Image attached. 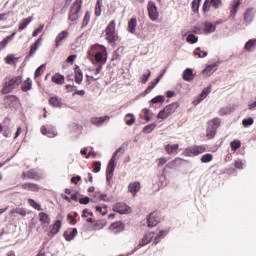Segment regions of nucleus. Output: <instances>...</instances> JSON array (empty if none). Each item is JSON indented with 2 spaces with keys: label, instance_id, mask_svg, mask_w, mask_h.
<instances>
[{
  "label": "nucleus",
  "instance_id": "1",
  "mask_svg": "<svg viewBox=\"0 0 256 256\" xmlns=\"http://www.w3.org/2000/svg\"><path fill=\"white\" fill-rule=\"evenodd\" d=\"M89 59L98 65H105L107 63V48L100 44H95L88 52Z\"/></svg>",
  "mask_w": 256,
  "mask_h": 256
},
{
  "label": "nucleus",
  "instance_id": "2",
  "mask_svg": "<svg viewBox=\"0 0 256 256\" xmlns=\"http://www.w3.org/2000/svg\"><path fill=\"white\" fill-rule=\"evenodd\" d=\"M180 161L181 158H176L166 164L163 173L159 174L155 180L159 188L167 187V176L165 175V169H173L175 167V164L179 163Z\"/></svg>",
  "mask_w": 256,
  "mask_h": 256
},
{
  "label": "nucleus",
  "instance_id": "3",
  "mask_svg": "<svg viewBox=\"0 0 256 256\" xmlns=\"http://www.w3.org/2000/svg\"><path fill=\"white\" fill-rule=\"evenodd\" d=\"M207 151V147L204 145H194V146H189L185 148L184 150V155L185 157H197V155H201Z\"/></svg>",
  "mask_w": 256,
  "mask_h": 256
},
{
  "label": "nucleus",
  "instance_id": "4",
  "mask_svg": "<svg viewBox=\"0 0 256 256\" xmlns=\"http://www.w3.org/2000/svg\"><path fill=\"white\" fill-rule=\"evenodd\" d=\"M81 5H82L81 0H76L72 4V7L69 13V20L72 21V23H77V21H79V18L81 17V15H79V13H81Z\"/></svg>",
  "mask_w": 256,
  "mask_h": 256
},
{
  "label": "nucleus",
  "instance_id": "5",
  "mask_svg": "<svg viewBox=\"0 0 256 256\" xmlns=\"http://www.w3.org/2000/svg\"><path fill=\"white\" fill-rule=\"evenodd\" d=\"M21 83H23V78L21 76H16L5 83L2 92L11 93V91H13V89L16 87H19Z\"/></svg>",
  "mask_w": 256,
  "mask_h": 256
},
{
  "label": "nucleus",
  "instance_id": "6",
  "mask_svg": "<svg viewBox=\"0 0 256 256\" xmlns=\"http://www.w3.org/2000/svg\"><path fill=\"white\" fill-rule=\"evenodd\" d=\"M120 151H121V148H118L108 163L107 170H106L107 181H111V179H113V173H115V167L117 165L115 163V159L117 158V154L120 153Z\"/></svg>",
  "mask_w": 256,
  "mask_h": 256
},
{
  "label": "nucleus",
  "instance_id": "7",
  "mask_svg": "<svg viewBox=\"0 0 256 256\" xmlns=\"http://www.w3.org/2000/svg\"><path fill=\"white\" fill-rule=\"evenodd\" d=\"M105 37L108 43H115V41H117V32H115V20H112L106 27Z\"/></svg>",
  "mask_w": 256,
  "mask_h": 256
},
{
  "label": "nucleus",
  "instance_id": "8",
  "mask_svg": "<svg viewBox=\"0 0 256 256\" xmlns=\"http://www.w3.org/2000/svg\"><path fill=\"white\" fill-rule=\"evenodd\" d=\"M153 238H155V232H147L142 237V239L140 240L138 245L135 247L134 251L128 255H133V253H135L136 251H139V249H141L142 247L149 245V243H151V241H153Z\"/></svg>",
  "mask_w": 256,
  "mask_h": 256
},
{
  "label": "nucleus",
  "instance_id": "9",
  "mask_svg": "<svg viewBox=\"0 0 256 256\" xmlns=\"http://www.w3.org/2000/svg\"><path fill=\"white\" fill-rule=\"evenodd\" d=\"M222 6L223 0H205L203 11L204 13H209V11H211V7H213V9H221Z\"/></svg>",
  "mask_w": 256,
  "mask_h": 256
},
{
  "label": "nucleus",
  "instance_id": "10",
  "mask_svg": "<svg viewBox=\"0 0 256 256\" xmlns=\"http://www.w3.org/2000/svg\"><path fill=\"white\" fill-rule=\"evenodd\" d=\"M148 13L151 21H157V19H159V9L157 5H155V2H148Z\"/></svg>",
  "mask_w": 256,
  "mask_h": 256
},
{
  "label": "nucleus",
  "instance_id": "11",
  "mask_svg": "<svg viewBox=\"0 0 256 256\" xmlns=\"http://www.w3.org/2000/svg\"><path fill=\"white\" fill-rule=\"evenodd\" d=\"M112 209L120 215H129V213H131V207L127 206L125 203H116Z\"/></svg>",
  "mask_w": 256,
  "mask_h": 256
},
{
  "label": "nucleus",
  "instance_id": "12",
  "mask_svg": "<svg viewBox=\"0 0 256 256\" xmlns=\"http://www.w3.org/2000/svg\"><path fill=\"white\" fill-rule=\"evenodd\" d=\"M255 19V8L250 7L247 8L244 12V23L245 25H251L253 23V20Z\"/></svg>",
  "mask_w": 256,
  "mask_h": 256
},
{
  "label": "nucleus",
  "instance_id": "13",
  "mask_svg": "<svg viewBox=\"0 0 256 256\" xmlns=\"http://www.w3.org/2000/svg\"><path fill=\"white\" fill-rule=\"evenodd\" d=\"M160 222L161 218L159 217V213L157 212H152L147 217L148 227H156V225H159Z\"/></svg>",
  "mask_w": 256,
  "mask_h": 256
},
{
  "label": "nucleus",
  "instance_id": "14",
  "mask_svg": "<svg viewBox=\"0 0 256 256\" xmlns=\"http://www.w3.org/2000/svg\"><path fill=\"white\" fill-rule=\"evenodd\" d=\"M211 89H212L211 85L204 88L202 90V92L200 93V95L192 102L193 105H199V103H201V101H205V99H207V96L209 95V93H211Z\"/></svg>",
  "mask_w": 256,
  "mask_h": 256
},
{
  "label": "nucleus",
  "instance_id": "15",
  "mask_svg": "<svg viewBox=\"0 0 256 256\" xmlns=\"http://www.w3.org/2000/svg\"><path fill=\"white\" fill-rule=\"evenodd\" d=\"M19 105V98L14 95H8L4 98V106L5 107H17Z\"/></svg>",
  "mask_w": 256,
  "mask_h": 256
},
{
  "label": "nucleus",
  "instance_id": "16",
  "mask_svg": "<svg viewBox=\"0 0 256 256\" xmlns=\"http://www.w3.org/2000/svg\"><path fill=\"white\" fill-rule=\"evenodd\" d=\"M241 6V0H233L230 3V17H232V19H235L237 17V13H239V7Z\"/></svg>",
  "mask_w": 256,
  "mask_h": 256
},
{
  "label": "nucleus",
  "instance_id": "17",
  "mask_svg": "<svg viewBox=\"0 0 256 256\" xmlns=\"http://www.w3.org/2000/svg\"><path fill=\"white\" fill-rule=\"evenodd\" d=\"M109 229L110 231H112V233H115L117 235L118 233H123V231H125V225L123 224V222L117 221L112 223Z\"/></svg>",
  "mask_w": 256,
  "mask_h": 256
},
{
  "label": "nucleus",
  "instance_id": "18",
  "mask_svg": "<svg viewBox=\"0 0 256 256\" xmlns=\"http://www.w3.org/2000/svg\"><path fill=\"white\" fill-rule=\"evenodd\" d=\"M109 119H111V117L107 115L102 117H92L90 123H92V125H95L96 127H101V125H103L105 121H109Z\"/></svg>",
  "mask_w": 256,
  "mask_h": 256
},
{
  "label": "nucleus",
  "instance_id": "19",
  "mask_svg": "<svg viewBox=\"0 0 256 256\" xmlns=\"http://www.w3.org/2000/svg\"><path fill=\"white\" fill-rule=\"evenodd\" d=\"M140 190H141V183L138 181L131 182L128 185V191L129 193H131L133 197H135V195H137V193H139Z\"/></svg>",
  "mask_w": 256,
  "mask_h": 256
},
{
  "label": "nucleus",
  "instance_id": "20",
  "mask_svg": "<svg viewBox=\"0 0 256 256\" xmlns=\"http://www.w3.org/2000/svg\"><path fill=\"white\" fill-rule=\"evenodd\" d=\"M39 221L41 222L42 227L45 229V227H49V223H51V219L49 218V215L45 212H40L39 215Z\"/></svg>",
  "mask_w": 256,
  "mask_h": 256
},
{
  "label": "nucleus",
  "instance_id": "21",
  "mask_svg": "<svg viewBox=\"0 0 256 256\" xmlns=\"http://www.w3.org/2000/svg\"><path fill=\"white\" fill-rule=\"evenodd\" d=\"M61 229V220H56L53 225L50 226V231L48 233L49 237H53V235H57Z\"/></svg>",
  "mask_w": 256,
  "mask_h": 256
},
{
  "label": "nucleus",
  "instance_id": "22",
  "mask_svg": "<svg viewBox=\"0 0 256 256\" xmlns=\"http://www.w3.org/2000/svg\"><path fill=\"white\" fill-rule=\"evenodd\" d=\"M215 29H217V27L213 23L205 22L203 24L202 31L205 33V35H209L211 33H215Z\"/></svg>",
  "mask_w": 256,
  "mask_h": 256
},
{
  "label": "nucleus",
  "instance_id": "23",
  "mask_svg": "<svg viewBox=\"0 0 256 256\" xmlns=\"http://www.w3.org/2000/svg\"><path fill=\"white\" fill-rule=\"evenodd\" d=\"M22 177L24 179H34L35 181H39V179H41V176L34 170L23 172Z\"/></svg>",
  "mask_w": 256,
  "mask_h": 256
},
{
  "label": "nucleus",
  "instance_id": "24",
  "mask_svg": "<svg viewBox=\"0 0 256 256\" xmlns=\"http://www.w3.org/2000/svg\"><path fill=\"white\" fill-rule=\"evenodd\" d=\"M215 67H217V64H210L206 66L205 69L202 70V75H204V77H211L216 71Z\"/></svg>",
  "mask_w": 256,
  "mask_h": 256
},
{
  "label": "nucleus",
  "instance_id": "25",
  "mask_svg": "<svg viewBox=\"0 0 256 256\" xmlns=\"http://www.w3.org/2000/svg\"><path fill=\"white\" fill-rule=\"evenodd\" d=\"M169 235V230H160L159 233L154 236V242L153 245H157L160 243L161 239H165Z\"/></svg>",
  "mask_w": 256,
  "mask_h": 256
},
{
  "label": "nucleus",
  "instance_id": "26",
  "mask_svg": "<svg viewBox=\"0 0 256 256\" xmlns=\"http://www.w3.org/2000/svg\"><path fill=\"white\" fill-rule=\"evenodd\" d=\"M42 135H47L48 137H57V130L55 128H47L43 126L41 128Z\"/></svg>",
  "mask_w": 256,
  "mask_h": 256
},
{
  "label": "nucleus",
  "instance_id": "27",
  "mask_svg": "<svg viewBox=\"0 0 256 256\" xmlns=\"http://www.w3.org/2000/svg\"><path fill=\"white\" fill-rule=\"evenodd\" d=\"M68 32L67 31H62L60 32L56 39H55V43H56V48L59 49V47L61 46V43L63 42L64 39L67 38Z\"/></svg>",
  "mask_w": 256,
  "mask_h": 256
},
{
  "label": "nucleus",
  "instance_id": "28",
  "mask_svg": "<svg viewBox=\"0 0 256 256\" xmlns=\"http://www.w3.org/2000/svg\"><path fill=\"white\" fill-rule=\"evenodd\" d=\"M255 47H256V39H250L246 42L244 49L248 53H252V51H255Z\"/></svg>",
  "mask_w": 256,
  "mask_h": 256
},
{
  "label": "nucleus",
  "instance_id": "29",
  "mask_svg": "<svg viewBox=\"0 0 256 256\" xmlns=\"http://www.w3.org/2000/svg\"><path fill=\"white\" fill-rule=\"evenodd\" d=\"M77 233V228H73L71 231L64 232V238L66 239V241H73V239L77 237Z\"/></svg>",
  "mask_w": 256,
  "mask_h": 256
},
{
  "label": "nucleus",
  "instance_id": "30",
  "mask_svg": "<svg viewBox=\"0 0 256 256\" xmlns=\"http://www.w3.org/2000/svg\"><path fill=\"white\" fill-rule=\"evenodd\" d=\"M182 77L184 81H193V79H195V75H193V70L191 68L184 70Z\"/></svg>",
  "mask_w": 256,
  "mask_h": 256
},
{
  "label": "nucleus",
  "instance_id": "31",
  "mask_svg": "<svg viewBox=\"0 0 256 256\" xmlns=\"http://www.w3.org/2000/svg\"><path fill=\"white\" fill-rule=\"evenodd\" d=\"M179 107V102H173L169 105H167L164 109H166V112L171 115L177 111V108Z\"/></svg>",
  "mask_w": 256,
  "mask_h": 256
},
{
  "label": "nucleus",
  "instance_id": "32",
  "mask_svg": "<svg viewBox=\"0 0 256 256\" xmlns=\"http://www.w3.org/2000/svg\"><path fill=\"white\" fill-rule=\"evenodd\" d=\"M43 43V38H38L34 45L31 47L30 55H35L37 53V50L41 47V44Z\"/></svg>",
  "mask_w": 256,
  "mask_h": 256
},
{
  "label": "nucleus",
  "instance_id": "33",
  "mask_svg": "<svg viewBox=\"0 0 256 256\" xmlns=\"http://www.w3.org/2000/svg\"><path fill=\"white\" fill-rule=\"evenodd\" d=\"M22 189H25V191H39V185L35 183H24L22 184Z\"/></svg>",
  "mask_w": 256,
  "mask_h": 256
},
{
  "label": "nucleus",
  "instance_id": "34",
  "mask_svg": "<svg viewBox=\"0 0 256 256\" xmlns=\"http://www.w3.org/2000/svg\"><path fill=\"white\" fill-rule=\"evenodd\" d=\"M219 125H221V119L220 118H214L208 122V128L210 129H219Z\"/></svg>",
  "mask_w": 256,
  "mask_h": 256
},
{
  "label": "nucleus",
  "instance_id": "35",
  "mask_svg": "<svg viewBox=\"0 0 256 256\" xmlns=\"http://www.w3.org/2000/svg\"><path fill=\"white\" fill-rule=\"evenodd\" d=\"M179 149V144H167L165 146V151L168 155H173Z\"/></svg>",
  "mask_w": 256,
  "mask_h": 256
},
{
  "label": "nucleus",
  "instance_id": "36",
  "mask_svg": "<svg viewBox=\"0 0 256 256\" xmlns=\"http://www.w3.org/2000/svg\"><path fill=\"white\" fill-rule=\"evenodd\" d=\"M94 201H105L106 203H109V201H111V198H109L107 194L95 193Z\"/></svg>",
  "mask_w": 256,
  "mask_h": 256
},
{
  "label": "nucleus",
  "instance_id": "37",
  "mask_svg": "<svg viewBox=\"0 0 256 256\" xmlns=\"http://www.w3.org/2000/svg\"><path fill=\"white\" fill-rule=\"evenodd\" d=\"M52 82L56 83V85H63V83H65V76L61 74H55L52 76Z\"/></svg>",
  "mask_w": 256,
  "mask_h": 256
},
{
  "label": "nucleus",
  "instance_id": "38",
  "mask_svg": "<svg viewBox=\"0 0 256 256\" xmlns=\"http://www.w3.org/2000/svg\"><path fill=\"white\" fill-rule=\"evenodd\" d=\"M74 75H75V83H77L78 85H81V83L83 82V73L81 72V70L79 68H76L74 70Z\"/></svg>",
  "mask_w": 256,
  "mask_h": 256
},
{
  "label": "nucleus",
  "instance_id": "39",
  "mask_svg": "<svg viewBox=\"0 0 256 256\" xmlns=\"http://www.w3.org/2000/svg\"><path fill=\"white\" fill-rule=\"evenodd\" d=\"M31 21H33V16L24 18L22 20V23H20L18 26L19 31H23V29H25L27 27V25H29V23H31Z\"/></svg>",
  "mask_w": 256,
  "mask_h": 256
},
{
  "label": "nucleus",
  "instance_id": "40",
  "mask_svg": "<svg viewBox=\"0 0 256 256\" xmlns=\"http://www.w3.org/2000/svg\"><path fill=\"white\" fill-rule=\"evenodd\" d=\"M137 27V18H131L128 22L129 33H135V28Z\"/></svg>",
  "mask_w": 256,
  "mask_h": 256
},
{
  "label": "nucleus",
  "instance_id": "41",
  "mask_svg": "<svg viewBox=\"0 0 256 256\" xmlns=\"http://www.w3.org/2000/svg\"><path fill=\"white\" fill-rule=\"evenodd\" d=\"M32 87H33V82L31 81V79L28 78L26 81L22 83L21 89L22 91L27 92V91H31Z\"/></svg>",
  "mask_w": 256,
  "mask_h": 256
},
{
  "label": "nucleus",
  "instance_id": "42",
  "mask_svg": "<svg viewBox=\"0 0 256 256\" xmlns=\"http://www.w3.org/2000/svg\"><path fill=\"white\" fill-rule=\"evenodd\" d=\"M49 103L50 105H52V107H62L63 105V102L61 101V99L57 97H51L49 99Z\"/></svg>",
  "mask_w": 256,
  "mask_h": 256
},
{
  "label": "nucleus",
  "instance_id": "43",
  "mask_svg": "<svg viewBox=\"0 0 256 256\" xmlns=\"http://www.w3.org/2000/svg\"><path fill=\"white\" fill-rule=\"evenodd\" d=\"M149 77H151V71L149 69H146L143 75L140 77V82L145 85L147 81H149Z\"/></svg>",
  "mask_w": 256,
  "mask_h": 256
},
{
  "label": "nucleus",
  "instance_id": "44",
  "mask_svg": "<svg viewBox=\"0 0 256 256\" xmlns=\"http://www.w3.org/2000/svg\"><path fill=\"white\" fill-rule=\"evenodd\" d=\"M28 203H29L30 207H33V209H36V211H43L41 204L37 203V201H35L33 199H28Z\"/></svg>",
  "mask_w": 256,
  "mask_h": 256
},
{
  "label": "nucleus",
  "instance_id": "45",
  "mask_svg": "<svg viewBox=\"0 0 256 256\" xmlns=\"http://www.w3.org/2000/svg\"><path fill=\"white\" fill-rule=\"evenodd\" d=\"M155 127H157V124L152 123V124L145 126L142 131L145 134L153 133V131H155Z\"/></svg>",
  "mask_w": 256,
  "mask_h": 256
},
{
  "label": "nucleus",
  "instance_id": "46",
  "mask_svg": "<svg viewBox=\"0 0 256 256\" xmlns=\"http://www.w3.org/2000/svg\"><path fill=\"white\" fill-rule=\"evenodd\" d=\"M107 223L104 220H98L94 223V231H99L105 227Z\"/></svg>",
  "mask_w": 256,
  "mask_h": 256
},
{
  "label": "nucleus",
  "instance_id": "47",
  "mask_svg": "<svg viewBox=\"0 0 256 256\" xmlns=\"http://www.w3.org/2000/svg\"><path fill=\"white\" fill-rule=\"evenodd\" d=\"M187 43H190L191 45H195L197 41H199V38L195 36L194 34H189L186 38Z\"/></svg>",
  "mask_w": 256,
  "mask_h": 256
},
{
  "label": "nucleus",
  "instance_id": "48",
  "mask_svg": "<svg viewBox=\"0 0 256 256\" xmlns=\"http://www.w3.org/2000/svg\"><path fill=\"white\" fill-rule=\"evenodd\" d=\"M13 37H15V32L2 40V47H7L13 41Z\"/></svg>",
  "mask_w": 256,
  "mask_h": 256
},
{
  "label": "nucleus",
  "instance_id": "49",
  "mask_svg": "<svg viewBox=\"0 0 256 256\" xmlns=\"http://www.w3.org/2000/svg\"><path fill=\"white\" fill-rule=\"evenodd\" d=\"M14 15L15 14L13 12H8L6 14H2L1 19L2 21H14L13 19Z\"/></svg>",
  "mask_w": 256,
  "mask_h": 256
},
{
  "label": "nucleus",
  "instance_id": "50",
  "mask_svg": "<svg viewBox=\"0 0 256 256\" xmlns=\"http://www.w3.org/2000/svg\"><path fill=\"white\" fill-rule=\"evenodd\" d=\"M202 163H211L213 161V154L207 153L201 157Z\"/></svg>",
  "mask_w": 256,
  "mask_h": 256
},
{
  "label": "nucleus",
  "instance_id": "51",
  "mask_svg": "<svg viewBox=\"0 0 256 256\" xmlns=\"http://www.w3.org/2000/svg\"><path fill=\"white\" fill-rule=\"evenodd\" d=\"M215 135H217V130L208 127L206 130V137H208V139H213Z\"/></svg>",
  "mask_w": 256,
  "mask_h": 256
},
{
  "label": "nucleus",
  "instance_id": "52",
  "mask_svg": "<svg viewBox=\"0 0 256 256\" xmlns=\"http://www.w3.org/2000/svg\"><path fill=\"white\" fill-rule=\"evenodd\" d=\"M167 117H170V114L167 112L166 108L161 110L157 115V119L165 120Z\"/></svg>",
  "mask_w": 256,
  "mask_h": 256
},
{
  "label": "nucleus",
  "instance_id": "53",
  "mask_svg": "<svg viewBox=\"0 0 256 256\" xmlns=\"http://www.w3.org/2000/svg\"><path fill=\"white\" fill-rule=\"evenodd\" d=\"M164 102H165V96L163 95H158L151 100L152 105H156V103H164Z\"/></svg>",
  "mask_w": 256,
  "mask_h": 256
},
{
  "label": "nucleus",
  "instance_id": "54",
  "mask_svg": "<svg viewBox=\"0 0 256 256\" xmlns=\"http://www.w3.org/2000/svg\"><path fill=\"white\" fill-rule=\"evenodd\" d=\"M194 55H198L200 58L207 57L208 53L207 51L201 50V47H198L194 51Z\"/></svg>",
  "mask_w": 256,
  "mask_h": 256
},
{
  "label": "nucleus",
  "instance_id": "55",
  "mask_svg": "<svg viewBox=\"0 0 256 256\" xmlns=\"http://www.w3.org/2000/svg\"><path fill=\"white\" fill-rule=\"evenodd\" d=\"M127 117H130V119L126 120V125L131 127V125H133L135 123V115H133V113H128V114H126V118Z\"/></svg>",
  "mask_w": 256,
  "mask_h": 256
},
{
  "label": "nucleus",
  "instance_id": "56",
  "mask_svg": "<svg viewBox=\"0 0 256 256\" xmlns=\"http://www.w3.org/2000/svg\"><path fill=\"white\" fill-rule=\"evenodd\" d=\"M89 21H91V12H86L82 22V27H87V25H89Z\"/></svg>",
  "mask_w": 256,
  "mask_h": 256
},
{
  "label": "nucleus",
  "instance_id": "57",
  "mask_svg": "<svg viewBox=\"0 0 256 256\" xmlns=\"http://www.w3.org/2000/svg\"><path fill=\"white\" fill-rule=\"evenodd\" d=\"M4 61L8 64V65H15V61H17V58H15V56L13 55H8Z\"/></svg>",
  "mask_w": 256,
  "mask_h": 256
},
{
  "label": "nucleus",
  "instance_id": "58",
  "mask_svg": "<svg viewBox=\"0 0 256 256\" xmlns=\"http://www.w3.org/2000/svg\"><path fill=\"white\" fill-rule=\"evenodd\" d=\"M230 147L232 149V151H237V149H239V147H241V141L239 140H234L230 143Z\"/></svg>",
  "mask_w": 256,
  "mask_h": 256
},
{
  "label": "nucleus",
  "instance_id": "59",
  "mask_svg": "<svg viewBox=\"0 0 256 256\" xmlns=\"http://www.w3.org/2000/svg\"><path fill=\"white\" fill-rule=\"evenodd\" d=\"M253 123H255V120H253V118H246V119H244L243 121H242V125L244 126V127H249V126H251V125H253Z\"/></svg>",
  "mask_w": 256,
  "mask_h": 256
},
{
  "label": "nucleus",
  "instance_id": "60",
  "mask_svg": "<svg viewBox=\"0 0 256 256\" xmlns=\"http://www.w3.org/2000/svg\"><path fill=\"white\" fill-rule=\"evenodd\" d=\"M169 159L167 157H160L157 159V165L158 167H163Z\"/></svg>",
  "mask_w": 256,
  "mask_h": 256
},
{
  "label": "nucleus",
  "instance_id": "61",
  "mask_svg": "<svg viewBox=\"0 0 256 256\" xmlns=\"http://www.w3.org/2000/svg\"><path fill=\"white\" fill-rule=\"evenodd\" d=\"M248 109H249L250 111H253V109H256V96H255L254 99H252V100H250V101L248 102Z\"/></svg>",
  "mask_w": 256,
  "mask_h": 256
},
{
  "label": "nucleus",
  "instance_id": "62",
  "mask_svg": "<svg viewBox=\"0 0 256 256\" xmlns=\"http://www.w3.org/2000/svg\"><path fill=\"white\" fill-rule=\"evenodd\" d=\"M93 170H94V173H99V171H101V162L100 161L94 162Z\"/></svg>",
  "mask_w": 256,
  "mask_h": 256
},
{
  "label": "nucleus",
  "instance_id": "63",
  "mask_svg": "<svg viewBox=\"0 0 256 256\" xmlns=\"http://www.w3.org/2000/svg\"><path fill=\"white\" fill-rule=\"evenodd\" d=\"M91 199L89 197H84L79 199L80 205H89Z\"/></svg>",
  "mask_w": 256,
  "mask_h": 256
},
{
  "label": "nucleus",
  "instance_id": "64",
  "mask_svg": "<svg viewBox=\"0 0 256 256\" xmlns=\"http://www.w3.org/2000/svg\"><path fill=\"white\" fill-rule=\"evenodd\" d=\"M95 14L97 17H101V4L99 2L96 4Z\"/></svg>",
  "mask_w": 256,
  "mask_h": 256
}]
</instances>
